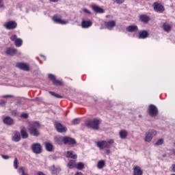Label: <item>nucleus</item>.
Wrapping results in <instances>:
<instances>
[{
  "instance_id": "f257e3e1",
  "label": "nucleus",
  "mask_w": 175,
  "mask_h": 175,
  "mask_svg": "<svg viewBox=\"0 0 175 175\" xmlns=\"http://www.w3.org/2000/svg\"><path fill=\"white\" fill-rule=\"evenodd\" d=\"M39 129H40V124L38 122H32L29 123L28 131L29 135L31 136H35L38 137L40 135L39 132Z\"/></svg>"
},
{
  "instance_id": "f03ea898",
  "label": "nucleus",
  "mask_w": 175,
  "mask_h": 175,
  "mask_svg": "<svg viewBox=\"0 0 175 175\" xmlns=\"http://www.w3.org/2000/svg\"><path fill=\"white\" fill-rule=\"evenodd\" d=\"M96 146L100 150H103V148H110L113 144H114V139H107L105 141H98L96 142Z\"/></svg>"
},
{
  "instance_id": "7ed1b4c3",
  "label": "nucleus",
  "mask_w": 175,
  "mask_h": 175,
  "mask_svg": "<svg viewBox=\"0 0 175 175\" xmlns=\"http://www.w3.org/2000/svg\"><path fill=\"white\" fill-rule=\"evenodd\" d=\"M100 124V120L99 119H93L85 122L86 126L91 129H94V131H98V129H99Z\"/></svg>"
},
{
  "instance_id": "20e7f679",
  "label": "nucleus",
  "mask_w": 175,
  "mask_h": 175,
  "mask_svg": "<svg viewBox=\"0 0 175 175\" xmlns=\"http://www.w3.org/2000/svg\"><path fill=\"white\" fill-rule=\"evenodd\" d=\"M154 136H157V131L155 130H150L148 133L145 134V137L144 138V142L146 143H150Z\"/></svg>"
},
{
  "instance_id": "39448f33",
  "label": "nucleus",
  "mask_w": 175,
  "mask_h": 175,
  "mask_svg": "<svg viewBox=\"0 0 175 175\" xmlns=\"http://www.w3.org/2000/svg\"><path fill=\"white\" fill-rule=\"evenodd\" d=\"M53 21L56 23V24H61L62 25H66L69 23V21L62 20V16L55 15L53 17Z\"/></svg>"
},
{
  "instance_id": "423d86ee",
  "label": "nucleus",
  "mask_w": 175,
  "mask_h": 175,
  "mask_svg": "<svg viewBox=\"0 0 175 175\" xmlns=\"http://www.w3.org/2000/svg\"><path fill=\"white\" fill-rule=\"evenodd\" d=\"M55 127L59 133H64L67 131L66 127L64 126L59 122H55Z\"/></svg>"
},
{
  "instance_id": "0eeeda50",
  "label": "nucleus",
  "mask_w": 175,
  "mask_h": 175,
  "mask_svg": "<svg viewBox=\"0 0 175 175\" xmlns=\"http://www.w3.org/2000/svg\"><path fill=\"white\" fill-rule=\"evenodd\" d=\"M10 40L14 42L16 47H21L23 46V40L21 38H17L16 35H13L10 37Z\"/></svg>"
},
{
  "instance_id": "6e6552de",
  "label": "nucleus",
  "mask_w": 175,
  "mask_h": 175,
  "mask_svg": "<svg viewBox=\"0 0 175 175\" xmlns=\"http://www.w3.org/2000/svg\"><path fill=\"white\" fill-rule=\"evenodd\" d=\"M31 150L34 154H40L42 152V146L40 144H33L31 145Z\"/></svg>"
},
{
  "instance_id": "1a4fd4ad",
  "label": "nucleus",
  "mask_w": 175,
  "mask_h": 175,
  "mask_svg": "<svg viewBox=\"0 0 175 175\" xmlns=\"http://www.w3.org/2000/svg\"><path fill=\"white\" fill-rule=\"evenodd\" d=\"M5 29H14L17 28V23L15 21H9L3 25Z\"/></svg>"
},
{
  "instance_id": "9d476101",
  "label": "nucleus",
  "mask_w": 175,
  "mask_h": 175,
  "mask_svg": "<svg viewBox=\"0 0 175 175\" xmlns=\"http://www.w3.org/2000/svg\"><path fill=\"white\" fill-rule=\"evenodd\" d=\"M149 114L151 116V117H155L156 116L158 115V109L155 105H149Z\"/></svg>"
},
{
  "instance_id": "9b49d317",
  "label": "nucleus",
  "mask_w": 175,
  "mask_h": 175,
  "mask_svg": "<svg viewBox=\"0 0 175 175\" xmlns=\"http://www.w3.org/2000/svg\"><path fill=\"white\" fill-rule=\"evenodd\" d=\"M3 121L5 125H8V126L14 125V120L10 116L4 117L3 119Z\"/></svg>"
},
{
  "instance_id": "f8f14e48",
  "label": "nucleus",
  "mask_w": 175,
  "mask_h": 175,
  "mask_svg": "<svg viewBox=\"0 0 175 175\" xmlns=\"http://www.w3.org/2000/svg\"><path fill=\"white\" fill-rule=\"evenodd\" d=\"M64 144L68 145L76 144V140L72 137H64Z\"/></svg>"
},
{
  "instance_id": "ddd939ff",
  "label": "nucleus",
  "mask_w": 175,
  "mask_h": 175,
  "mask_svg": "<svg viewBox=\"0 0 175 175\" xmlns=\"http://www.w3.org/2000/svg\"><path fill=\"white\" fill-rule=\"evenodd\" d=\"M154 9L155 12H159V13L165 12V8H163L161 3H154Z\"/></svg>"
},
{
  "instance_id": "4468645a",
  "label": "nucleus",
  "mask_w": 175,
  "mask_h": 175,
  "mask_svg": "<svg viewBox=\"0 0 175 175\" xmlns=\"http://www.w3.org/2000/svg\"><path fill=\"white\" fill-rule=\"evenodd\" d=\"M16 67L19 68V69H21L22 70H25L26 72L29 70V66L25 63H17Z\"/></svg>"
},
{
  "instance_id": "2eb2a0df",
  "label": "nucleus",
  "mask_w": 175,
  "mask_h": 175,
  "mask_svg": "<svg viewBox=\"0 0 175 175\" xmlns=\"http://www.w3.org/2000/svg\"><path fill=\"white\" fill-rule=\"evenodd\" d=\"M105 25L107 29H109V31H111V29H113V28L116 27V21H111L105 22Z\"/></svg>"
},
{
  "instance_id": "dca6fc26",
  "label": "nucleus",
  "mask_w": 175,
  "mask_h": 175,
  "mask_svg": "<svg viewBox=\"0 0 175 175\" xmlns=\"http://www.w3.org/2000/svg\"><path fill=\"white\" fill-rule=\"evenodd\" d=\"M133 175H143V170L139 165H136L133 168Z\"/></svg>"
},
{
  "instance_id": "f3484780",
  "label": "nucleus",
  "mask_w": 175,
  "mask_h": 175,
  "mask_svg": "<svg viewBox=\"0 0 175 175\" xmlns=\"http://www.w3.org/2000/svg\"><path fill=\"white\" fill-rule=\"evenodd\" d=\"M12 142H15L16 143H17V142H20V140H21L20 133L18 131H15L14 135L12 137Z\"/></svg>"
},
{
  "instance_id": "a211bd4d",
  "label": "nucleus",
  "mask_w": 175,
  "mask_h": 175,
  "mask_svg": "<svg viewBox=\"0 0 175 175\" xmlns=\"http://www.w3.org/2000/svg\"><path fill=\"white\" fill-rule=\"evenodd\" d=\"M82 28H90V27H92V21H83L81 22Z\"/></svg>"
},
{
  "instance_id": "6ab92c4d",
  "label": "nucleus",
  "mask_w": 175,
  "mask_h": 175,
  "mask_svg": "<svg viewBox=\"0 0 175 175\" xmlns=\"http://www.w3.org/2000/svg\"><path fill=\"white\" fill-rule=\"evenodd\" d=\"M148 37V32L146 30H143L139 31L138 38L139 39H146V38Z\"/></svg>"
},
{
  "instance_id": "aec40b11",
  "label": "nucleus",
  "mask_w": 175,
  "mask_h": 175,
  "mask_svg": "<svg viewBox=\"0 0 175 175\" xmlns=\"http://www.w3.org/2000/svg\"><path fill=\"white\" fill-rule=\"evenodd\" d=\"M162 28L165 32H170V31H172V25L167 23H164Z\"/></svg>"
},
{
  "instance_id": "412c9836",
  "label": "nucleus",
  "mask_w": 175,
  "mask_h": 175,
  "mask_svg": "<svg viewBox=\"0 0 175 175\" xmlns=\"http://www.w3.org/2000/svg\"><path fill=\"white\" fill-rule=\"evenodd\" d=\"M17 53V50L13 48H8L5 51V53L7 55H14Z\"/></svg>"
},
{
  "instance_id": "4be33fe9",
  "label": "nucleus",
  "mask_w": 175,
  "mask_h": 175,
  "mask_svg": "<svg viewBox=\"0 0 175 175\" xmlns=\"http://www.w3.org/2000/svg\"><path fill=\"white\" fill-rule=\"evenodd\" d=\"M119 136L120 139H122L123 140L126 139V137H128V131H126V130H121L119 132Z\"/></svg>"
},
{
  "instance_id": "5701e85b",
  "label": "nucleus",
  "mask_w": 175,
  "mask_h": 175,
  "mask_svg": "<svg viewBox=\"0 0 175 175\" xmlns=\"http://www.w3.org/2000/svg\"><path fill=\"white\" fill-rule=\"evenodd\" d=\"M139 20L142 21V23H147L150 20V16L146 15V14H142L139 16Z\"/></svg>"
},
{
  "instance_id": "b1692460",
  "label": "nucleus",
  "mask_w": 175,
  "mask_h": 175,
  "mask_svg": "<svg viewBox=\"0 0 175 175\" xmlns=\"http://www.w3.org/2000/svg\"><path fill=\"white\" fill-rule=\"evenodd\" d=\"M138 29L139 28L136 25H130L126 27V31H128V32H137Z\"/></svg>"
},
{
  "instance_id": "393cba45",
  "label": "nucleus",
  "mask_w": 175,
  "mask_h": 175,
  "mask_svg": "<svg viewBox=\"0 0 175 175\" xmlns=\"http://www.w3.org/2000/svg\"><path fill=\"white\" fill-rule=\"evenodd\" d=\"M67 158H71V159H77V154H74L73 151L70 150L66 153Z\"/></svg>"
},
{
  "instance_id": "a878e982",
  "label": "nucleus",
  "mask_w": 175,
  "mask_h": 175,
  "mask_svg": "<svg viewBox=\"0 0 175 175\" xmlns=\"http://www.w3.org/2000/svg\"><path fill=\"white\" fill-rule=\"evenodd\" d=\"M67 166L68 169H74V167H76V160L70 159Z\"/></svg>"
},
{
  "instance_id": "bb28decb",
  "label": "nucleus",
  "mask_w": 175,
  "mask_h": 175,
  "mask_svg": "<svg viewBox=\"0 0 175 175\" xmlns=\"http://www.w3.org/2000/svg\"><path fill=\"white\" fill-rule=\"evenodd\" d=\"M92 9L96 12V13H103V9L100 8L98 5H92Z\"/></svg>"
},
{
  "instance_id": "cd10ccee",
  "label": "nucleus",
  "mask_w": 175,
  "mask_h": 175,
  "mask_svg": "<svg viewBox=\"0 0 175 175\" xmlns=\"http://www.w3.org/2000/svg\"><path fill=\"white\" fill-rule=\"evenodd\" d=\"M105 165H106L105 160H100L97 162L96 166L98 169H103V167H105Z\"/></svg>"
},
{
  "instance_id": "c85d7f7f",
  "label": "nucleus",
  "mask_w": 175,
  "mask_h": 175,
  "mask_svg": "<svg viewBox=\"0 0 175 175\" xmlns=\"http://www.w3.org/2000/svg\"><path fill=\"white\" fill-rule=\"evenodd\" d=\"M54 139L56 144H62L64 143V137H55Z\"/></svg>"
},
{
  "instance_id": "c756f323",
  "label": "nucleus",
  "mask_w": 175,
  "mask_h": 175,
  "mask_svg": "<svg viewBox=\"0 0 175 175\" xmlns=\"http://www.w3.org/2000/svg\"><path fill=\"white\" fill-rule=\"evenodd\" d=\"M21 135L22 139L28 138V133H27L25 129L21 131Z\"/></svg>"
},
{
  "instance_id": "7c9ffc66",
  "label": "nucleus",
  "mask_w": 175,
  "mask_h": 175,
  "mask_svg": "<svg viewBox=\"0 0 175 175\" xmlns=\"http://www.w3.org/2000/svg\"><path fill=\"white\" fill-rule=\"evenodd\" d=\"M45 147H46V151H53V144L49 142H46L45 144Z\"/></svg>"
},
{
  "instance_id": "2f4dec72",
  "label": "nucleus",
  "mask_w": 175,
  "mask_h": 175,
  "mask_svg": "<svg viewBox=\"0 0 175 175\" xmlns=\"http://www.w3.org/2000/svg\"><path fill=\"white\" fill-rule=\"evenodd\" d=\"M75 167L78 170H83V169H84V163L79 162L77 164H76Z\"/></svg>"
},
{
  "instance_id": "473e14b6",
  "label": "nucleus",
  "mask_w": 175,
  "mask_h": 175,
  "mask_svg": "<svg viewBox=\"0 0 175 175\" xmlns=\"http://www.w3.org/2000/svg\"><path fill=\"white\" fill-rule=\"evenodd\" d=\"M18 173L21 175H28V174L25 173V171L24 170V167H21L18 169Z\"/></svg>"
},
{
  "instance_id": "72a5a7b5",
  "label": "nucleus",
  "mask_w": 175,
  "mask_h": 175,
  "mask_svg": "<svg viewBox=\"0 0 175 175\" xmlns=\"http://www.w3.org/2000/svg\"><path fill=\"white\" fill-rule=\"evenodd\" d=\"M53 84L54 85H63L64 83H62V81H58L57 79L53 81Z\"/></svg>"
},
{
  "instance_id": "f704fd0d",
  "label": "nucleus",
  "mask_w": 175,
  "mask_h": 175,
  "mask_svg": "<svg viewBox=\"0 0 175 175\" xmlns=\"http://www.w3.org/2000/svg\"><path fill=\"white\" fill-rule=\"evenodd\" d=\"M163 139H159L156 142L155 146H162V144H163Z\"/></svg>"
},
{
  "instance_id": "c9c22d12",
  "label": "nucleus",
  "mask_w": 175,
  "mask_h": 175,
  "mask_svg": "<svg viewBox=\"0 0 175 175\" xmlns=\"http://www.w3.org/2000/svg\"><path fill=\"white\" fill-rule=\"evenodd\" d=\"M51 95H52L53 96H55V98H59V99L62 98V96H60L58 94H55V92H50Z\"/></svg>"
},
{
  "instance_id": "e433bc0d",
  "label": "nucleus",
  "mask_w": 175,
  "mask_h": 175,
  "mask_svg": "<svg viewBox=\"0 0 175 175\" xmlns=\"http://www.w3.org/2000/svg\"><path fill=\"white\" fill-rule=\"evenodd\" d=\"M14 169H18V161L17 160V158H15L14 160Z\"/></svg>"
},
{
  "instance_id": "4c0bfd02",
  "label": "nucleus",
  "mask_w": 175,
  "mask_h": 175,
  "mask_svg": "<svg viewBox=\"0 0 175 175\" xmlns=\"http://www.w3.org/2000/svg\"><path fill=\"white\" fill-rule=\"evenodd\" d=\"M48 77H49V80H51L53 81V83H54V80H55V76H54L52 74H49Z\"/></svg>"
},
{
  "instance_id": "58836bf2",
  "label": "nucleus",
  "mask_w": 175,
  "mask_h": 175,
  "mask_svg": "<svg viewBox=\"0 0 175 175\" xmlns=\"http://www.w3.org/2000/svg\"><path fill=\"white\" fill-rule=\"evenodd\" d=\"M56 170H57V168L54 165L50 167V171L52 172V173L53 174H55V171Z\"/></svg>"
},
{
  "instance_id": "ea45409f",
  "label": "nucleus",
  "mask_w": 175,
  "mask_h": 175,
  "mask_svg": "<svg viewBox=\"0 0 175 175\" xmlns=\"http://www.w3.org/2000/svg\"><path fill=\"white\" fill-rule=\"evenodd\" d=\"M79 122H80V119L75 118L72 120V124H74L75 125H77V124H79Z\"/></svg>"
},
{
  "instance_id": "a19ab883",
  "label": "nucleus",
  "mask_w": 175,
  "mask_h": 175,
  "mask_svg": "<svg viewBox=\"0 0 175 175\" xmlns=\"http://www.w3.org/2000/svg\"><path fill=\"white\" fill-rule=\"evenodd\" d=\"M113 2H116V3L121 4L125 2V0H113Z\"/></svg>"
},
{
  "instance_id": "79ce46f5",
  "label": "nucleus",
  "mask_w": 175,
  "mask_h": 175,
  "mask_svg": "<svg viewBox=\"0 0 175 175\" xmlns=\"http://www.w3.org/2000/svg\"><path fill=\"white\" fill-rule=\"evenodd\" d=\"M2 98H14V96L10 95V94H8V95L2 96Z\"/></svg>"
},
{
  "instance_id": "37998d69",
  "label": "nucleus",
  "mask_w": 175,
  "mask_h": 175,
  "mask_svg": "<svg viewBox=\"0 0 175 175\" xmlns=\"http://www.w3.org/2000/svg\"><path fill=\"white\" fill-rule=\"evenodd\" d=\"M21 117L22 118H28V113H22L21 115Z\"/></svg>"
},
{
  "instance_id": "c03bdc74",
  "label": "nucleus",
  "mask_w": 175,
  "mask_h": 175,
  "mask_svg": "<svg viewBox=\"0 0 175 175\" xmlns=\"http://www.w3.org/2000/svg\"><path fill=\"white\" fill-rule=\"evenodd\" d=\"M83 12H84V13H86L87 14H91V12H90V10H88L87 8H84L83 10Z\"/></svg>"
},
{
  "instance_id": "a18cd8bd",
  "label": "nucleus",
  "mask_w": 175,
  "mask_h": 175,
  "mask_svg": "<svg viewBox=\"0 0 175 175\" xmlns=\"http://www.w3.org/2000/svg\"><path fill=\"white\" fill-rule=\"evenodd\" d=\"M0 105L1 106H5V105H6V100H3L0 101Z\"/></svg>"
},
{
  "instance_id": "49530a36",
  "label": "nucleus",
  "mask_w": 175,
  "mask_h": 175,
  "mask_svg": "<svg viewBox=\"0 0 175 175\" xmlns=\"http://www.w3.org/2000/svg\"><path fill=\"white\" fill-rule=\"evenodd\" d=\"M3 159H9V156L1 154Z\"/></svg>"
},
{
  "instance_id": "de8ad7c7",
  "label": "nucleus",
  "mask_w": 175,
  "mask_h": 175,
  "mask_svg": "<svg viewBox=\"0 0 175 175\" xmlns=\"http://www.w3.org/2000/svg\"><path fill=\"white\" fill-rule=\"evenodd\" d=\"M172 172L175 173V164L172 165Z\"/></svg>"
},
{
  "instance_id": "09e8293b",
  "label": "nucleus",
  "mask_w": 175,
  "mask_h": 175,
  "mask_svg": "<svg viewBox=\"0 0 175 175\" xmlns=\"http://www.w3.org/2000/svg\"><path fill=\"white\" fill-rule=\"evenodd\" d=\"M3 6V0H0V8Z\"/></svg>"
},
{
  "instance_id": "8fccbe9b",
  "label": "nucleus",
  "mask_w": 175,
  "mask_h": 175,
  "mask_svg": "<svg viewBox=\"0 0 175 175\" xmlns=\"http://www.w3.org/2000/svg\"><path fill=\"white\" fill-rule=\"evenodd\" d=\"M75 175H84L80 172H77Z\"/></svg>"
},
{
  "instance_id": "3c124183",
  "label": "nucleus",
  "mask_w": 175,
  "mask_h": 175,
  "mask_svg": "<svg viewBox=\"0 0 175 175\" xmlns=\"http://www.w3.org/2000/svg\"><path fill=\"white\" fill-rule=\"evenodd\" d=\"M38 175H44V174L42 172H38Z\"/></svg>"
},
{
  "instance_id": "603ef678",
  "label": "nucleus",
  "mask_w": 175,
  "mask_h": 175,
  "mask_svg": "<svg viewBox=\"0 0 175 175\" xmlns=\"http://www.w3.org/2000/svg\"><path fill=\"white\" fill-rule=\"evenodd\" d=\"M51 2H54V3H55V2H58V0H49Z\"/></svg>"
},
{
  "instance_id": "864d4df0",
  "label": "nucleus",
  "mask_w": 175,
  "mask_h": 175,
  "mask_svg": "<svg viewBox=\"0 0 175 175\" xmlns=\"http://www.w3.org/2000/svg\"><path fill=\"white\" fill-rule=\"evenodd\" d=\"M172 152L173 155H175V149H173V150H172Z\"/></svg>"
},
{
  "instance_id": "5fc2aeb1",
  "label": "nucleus",
  "mask_w": 175,
  "mask_h": 175,
  "mask_svg": "<svg viewBox=\"0 0 175 175\" xmlns=\"http://www.w3.org/2000/svg\"><path fill=\"white\" fill-rule=\"evenodd\" d=\"M106 152H107V154H110V150H107L106 151Z\"/></svg>"
},
{
  "instance_id": "6e6d98bb",
  "label": "nucleus",
  "mask_w": 175,
  "mask_h": 175,
  "mask_svg": "<svg viewBox=\"0 0 175 175\" xmlns=\"http://www.w3.org/2000/svg\"><path fill=\"white\" fill-rule=\"evenodd\" d=\"M43 58H44V59H46V57L44 56H42Z\"/></svg>"
}]
</instances>
